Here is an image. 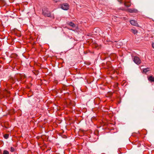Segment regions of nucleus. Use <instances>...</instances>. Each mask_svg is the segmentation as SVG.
Wrapping results in <instances>:
<instances>
[{
	"mask_svg": "<svg viewBox=\"0 0 154 154\" xmlns=\"http://www.w3.org/2000/svg\"><path fill=\"white\" fill-rule=\"evenodd\" d=\"M4 94L7 97H8L10 96V92L7 90H6L4 91Z\"/></svg>",
	"mask_w": 154,
	"mask_h": 154,
	"instance_id": "10",
	"label": "nucleus"
},
{
	"mask_svg": "<svg viewBox=\"0 0 154 154\" xmlns=\"http://www.w3.org/2000/svg\"><path fill=\"white\" fill-rule=\"evenodd\" d=\"M130 23L133 26H137L138 24L136 21L134 20H132L130 21Z\"/></svg>",
	"mask_w": 154,
	"mask_h": 154,
	"instance_id": "4",
	"label": "nucleus"
},
{
	"mask_svg": "<svg viewBox=\"0 0 154 154\" xmlns=\"http://www.w3.org/2000/svg\"><path fill=\"white\" fill-rule=\"evenodd\" d=\"M4 3V1L3 0H0V6H1Z\"/></svg>",
	"mask_w": 154,
	"mask_h": 154,
	"instance_id": "15",
	"label": "nucleus"
},
{
	"mask_svg": "<svg viewBox=\"0 0 154 154\" xmlns=\"http://www.w3.org/2000/svg\"><path fill=\"white\" fill-rule=\"evenodd\" d=\"M43 14L45 17H51V14L50 12L46 10H43Z\"/></svg>",
	"mask_w": 154,
	"mask_h": 154,
	"instance_id": "2",
	"label": "nucleus"
},
{
	"mask_svg": "<svg viewBox=\"0 0 154 154\" xmlns=\"http://www.w3.org/2000/svg\"><path fill=\"white\" fill-rule=\"evenodd\" d=\"M3 154H9V152L8 151L5 150L3 151Z\"/></svg>",
	"mask_w": 154,
	"mask_h": 154,
	"instance_id": "14",
	"label": "nucleus"
},
{
	"mask_svg": "<svg viewBox=\"0 0 154 154\" xmlns=\"http://www.w3.org/2000/svg\"><path fill=\"white\" fill-rule=\"evenodd\" d=\"M152 46L153 48H154V43H152Z\"/></svg>",
	"mask_w": 154,
	"mask_h": 154,
	"instance_id": "17",
	"label": "nucleus"
},
{
	"mask_svg": "<svg viewBox=\"0 0 154 154\" xmlns=\"http://www.w3.org/2000/svg\"><path fill=\"white\" fill-rule=\"evenodd\" d=\"M61 8L65 10H67L69 9V5L67 3H63L60 5Z\"/></svg>",
	"mask_w": 154,
	"mask_h": 154,
	"instance_id": "1",
	"label": "nucleus"
},
{
	"mask_svg": "<svg viewBox=\"0 0 154 154\" xmlns=\"http://www.w3.org/2000/svg\"><path fill=\"white\" fill-rule=\"evenodd\" d=\"M54 1L55 2H58V1H57V0H54Z\"/></svg>",
	"mask_w": 154,
	"mask_h": 154,
	"instance_id": "18",
	"label": "nucleus"
},
{
	"mask_svg": "<svg viewBox=\"0 0 154 154\" xmlns=\"http://www.w3.org/2000/svg\"><path fill=\"white\" fill-rule=\"evenodd\" d=\"M124 5L125 6L128 7H130L131 5L129 2H125Z\"/></svg>",
	"mask_w": 154,
	"mask_h": 154,
	"instance_id": "11",
	"label": "nucleus"
},
{
	"mask_svg": "<svg viewBox=\"0 0 154 154\" xmlns=\"http://www.w3.org/2000/svg\"><path fill=\"white\" fill-rule=\"evenodd\" d=\"M148 80L151 82H154V77L152 76H150L148 77Z\"/></svg>",
	"mask_w": 154,
	"mask_h": 154,
	"instance_id": "7",
	"label": "nucleus"
},
{
	"mask_svg": "<svg viewBox=\"0 0 154 154\" xmlns=\"http://www.w3.org/2000/svg\"><path fill=\"white\" fill-rule=\"evenodd\" d=\"M128 11L131 13H137V10L135 9H128Z\"/></svg>",
	"mask_w": 154,
	"mask_h": 154,
	"instance_id": "5",
	"label": "nucleus"
},
{
	"mask_svg": "<svg viewBox=\"0 0 154 154\" xmlns=\"http://www.w3.org/2000/svg\"><path fill=\"white\" fill-rule=\"evenodd\" d=\"M4 137L5 138L7 139L9 137V135L7 134H5L4 135Z\"/></svg>",
	"mask_w": 154,
	"mask_h": 154,
	"instance_id": "13",
	"label": "nucleus"
},
{
	"mask_svg": "<svg viewBox=\"0 0 154 154\" xmlns=\"http://www.w3.org/2000/svg\"><path fill=\"white\" fill-rule=\"evenodd\" d=\"M133 61L135 63L138 65L140 64L141 63V60L138 57L135 56L134 57Z\"/></svg>",
	"mask_w": 154,
	"mask_h": 154,
	"instance_id": "3",
	"label": "nucleus"
},
{
	"mask_svg": "<svg viewBox=\"0 0 154 154\" xmlns=\"http://www.w3.org/2000/svg\"><path fill=\"white\" fill-rule=\"evenodd\" d=\"M19 76L20 77L21 80H23V82L25 81V80L24 79H25V76L24 75H19Z\"/></svg>",
	"mask_w": 154,
	"mask_h": 154,
	"instance_id": "9",
	"label": "nucleus"
},
{
	"mask_svg": "<svg viewBox=\"0 0 154 154\" xmlns=\"http://www.w3.org/2000/svg\"><path fill=\"white\" fill-rule=\"evenodd\" d=\"M14 150H15V149L14 147H11L10 151L11 152H13L14 151Z\"/></svg>",
	"mask_w": 154,
	"mask_h": 154,
	"instance_id": "16",
	"label": "nucleus"
},
{
	"mask_svg": "<svg viewBox=\"0 0 154 154\" xmlns=\"http://www.w3.org/2000/svg\"><path fill=\"white\" fill-rule=\"evenodd\" d=\"M150 70V69L149 68H146L145 69H144L143 70V72L146 73L147 72L149 71Z\"/></svg>",
	"mask_w": 154,
	"mask_h": 154,
	"instance_id": "8",
	"label": "nucleus"
},
{
	"mask_svg": "<svg viewBox=\"0 0 154 154\" xmlns=\"http://www.w3.org/2000/svg\"><path fill=\"white\" fill-rule=\"evenodd\" d=\"M95 46L96 47L97 45L96 44H95Z\"/></svg>",
	"mask_w": 154,
	"mask_h": 154,
	"instance_id": "19",
	"label": "nucleus"
},
{
	"mask_svg": "<svg viewBox=\"0 0 154 154\" xmlns=\"http://www.w3.org/2000/svg\"><path fill=\"white\" fill-rule=\"evenodd\" d=\"M131 31L134 34L137 33V31L136 29H131Z\"/></svg>",
	"mask_w": 154,
	"mask_h": 154,
	"instance_id": "12",
	"label": "nucleus"
},
{
	"mask_svg": "<svg viewBox=\"0 0 154 154\" xmlns=\"http://www.w3.org/2000/svg\"><path fill=\"white\" fill-rule=\"evenodd\" d=\"M67 24L73 28L75 27V25L72 22H68Z\"/></svg>",
	"mask_w": 154,
	"mask_h": 154,
	"instance_id": "6",
	"label": "nucleus"
}]
</instances>
